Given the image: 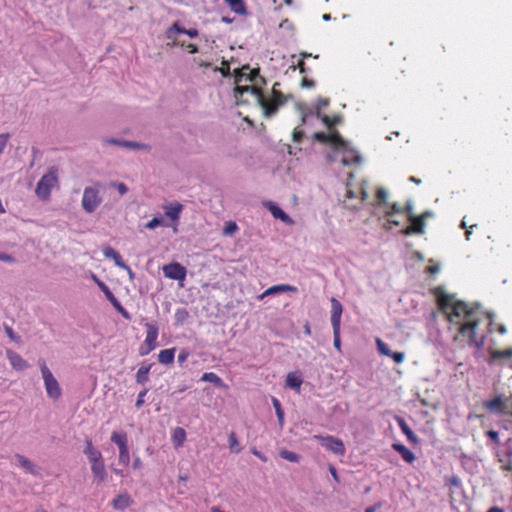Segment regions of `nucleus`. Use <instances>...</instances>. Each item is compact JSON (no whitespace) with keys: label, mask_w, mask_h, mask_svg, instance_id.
<instances>
[{"label":"nucleus","mask_w":512,"mask_h":512,"mask_svg":"<svg viewBox=\"0 0 512 512\" xmlns=\"http://www.w3.org/2000/svg\"><path fill=\"white\" fill-rule=\"evenodd\" d=\"M489 355H490V359L492 361H496L499 359H511L512 358V347H509L504 350H490Z\"/></svg>","instance_id":"cd10ccee"},{"label":"nucleus","mask_w":512,"mask_h":512,"mask_svg":"<svg viewBox=\"0 0 512 512\" xmlns=\"http://www.w3.org/2000/svg\"><path fill=\"white\" fill-rule=\"evenodd\" d=\"M402 207L398 203H393L390 206V209L386 211L385 215L386 217H392L396 213H402Z\"/></svg>","instance_id":"49530a36"},{"label":"nucleus","mask_w":512,"mask_h":512,"mask_svg":"<svg viewBox=\"0 0 512 512\" xmlns=\"http://www.w3.org/2000/svg\"><path fill=\"white\" fill-rule=\"evenodd\" d=\"M278 85V83H275L273 88H272V96H271V99L275 100L276 102H278V105H283L286 101V97L283 95L282 92L276 90V86Z\"/></svg>","instance_id":"58836bf2"},{"label":"nucleus","mask_w":512,"mask_h":512,"mask_svg":"<svg viewBox=\"0 0 512 512\" xmlns=\"http://www.w3.org/2000/svg\"><path fill=\"white\" fill-rule=\"evenodd\" d=\"M202 381L213 383L217 387H225L223 380L214 372H206L201 377Z\"/></svg>","instance_id":"c85d7f7f"},{"label":"nucleus","mask_w":512,"mask_h":512,"mask_svg":"<svg viewBox=\"0 0 512 512\" xmlns=\"http://www.w3.org/2000/svg\"><path fill=\"white\" fill-rule=\"evenodd\" d=\"M272 404H273V407L275 409L279 425H280V427H283V425H284V411L282 409L281 403H280V401L277 398H272Z\"/></svg>","instance_id":"f704fd0d"},{"label":"nucleus","mask_w":512,"mask_h":512,"mask_svg":"<svg viewBox=\"0 0 512 512\" xmlns=\"http://www.w3.org/2000/svg\"><path fill=\"white\" fill-rule=\"evenodd\" d=\"M232 11L238 14H243L246 11L243 0H225Z\"/></svg>","instance_id":"72a5a7b5"},{"label":"nucleus","mask_w":512,"mask_h":512,"mask_svg":"<svg viewBox=\"0 0 512 512\" xmlns=\"http://www.w3.org/2000/svg\"><path fill=\"white\" fill-rule=\"evenodd\" d=\"M280 457L293 463L299 462L301 458L300 455H298L297 453L286 449L280 451Z\"/></svg>","instance_id":"e433bc0d"},{"label":"nucleus","mask_w":512,"mask_h":512,"mask_svg":"<svg viewBox=\"0 0 512 512\" xmlns=\"http://www.w3.org/2000/svg\"><path fill=\"white\" fill-rule=\"evenodd\" d=\"M112 305L116 308V310L127 320L131 319L130 314L127 312V310L120 304V302L114 298V300L110 301Z\"/></svg>","instance_id":"ea45409f"},{"label":"nucleus","mask_w":512,"mask_h":512,"mask_svg":"<svg viewBox=\"0 0 512 512\" xmlns=\"http://www.w3.org/2000/svg\"><path fill=\"white\" fill-rule=\"evenodd\" d=\"M392 448L397 451L407 463H413L416 459L414 453L401 443H393Z\"/></svg>","instance_id":"4be33fe9"},{"label":"nucleus","mask_w":512,"mask_h":512,"mask_svg":"<svg viewBox=\"0 0 512 512\" xmlns=\"http://www.w3.org/2000/svg\"><path fill=\"white\" fill-rule=\"evenodd\" d=\"M313 137H314V139H316L317 141H319L321 143H328V134L327 133L316 132Z\"/></svg>","instance_id":"6e6d98bb"},{"label":"nucleus","mask_w":512,"mask_h":512,"mask_svg":"<svg viewBox=\"0 0 512 512\" xmlns=\"http://www.w3.org/2000/svg\"><path fill=\"white\" fill-rule=\"evenodd\" d=\"M302 86L306 88H311L314 86V81L311 79L303 78Z\"/></svg>","instance_id":"69168bd1"},{"label":"nucleus","mask_w":512,"mask_h":512,"mask_svg":"<svg viewBox=\"0 0 512 512\" xmlns=\"http://www.w3.org/2000/svg\"><path fill=\"white\" fill-rule=\"evenodd\" d=\"M361 161L360 155L352 149H344L341 162L344 165L357 164Z\"/></svg>","instance_id":"393cba45"},{"label":"nucleus","mask_w":512,"mask_h":512,"mask_svg":"<svg viewBox=\"0 0 512 512\" xmlns=\"http://www.w3.org/2000/svg\"><path fill=\"white\" fill-rule=\"evenodd\" d=\"M303 138H304L303 130L299 127H296L293 130V141L296 143H300V142H302Z\"/></svg>","instance_id":"3c124183"},{"label":"nucleus","mask_w":512,"mask_h":512,"mask_svg":"<svg viewBox=\"0 0 512 512\" xmlns=\"http://www.w3.org/2000/svg\"><path fill=\"white\" fill-rule=\"evenodd\" d=\"M6 356L13 369L17 371H24L28 368V363L18 353L9 349L6 351Z\"/></svg>","instance_id":"dca6fc26"},{"label":"nucleus","mask_w":512,"mask_h":512,"mask_svg":"<svg viewBox=\"0 0 512 512\" xmlns=\"http://www.w3.org/2000/svg\"><path fill=\"white\" fill-rule=\"evenodd\" d=\"M5 331H6L7 336H8L11 340L16 341V342H18V341H19V338L15 336L14 331H13V329H12L11 327L6 326V327H5Z\"/></svg>","instance_id":"052dcab7"},{"label":"nucleus","mask_w":512,"mask_h":512,"mask_svg":"<svg viewBox=\"0 0 512 512\" xmlns=\"http://www.w3.org/2000/svg\"><path fill=\"white\" fill-rule=\"evenodd\" d=\"M297 68L299 69L300 73H302V74L306 73L305 62L303 59H300L298 61Z\"/></svg>","instance_id":"338daca9"},{"label":"nucleus","mask_w":512,"mask_h":512,"mask_svg":"<svg viewBox=\"0 0 512 512\" xmlns=\"http://www.w3.org/2000/svg\"><path fill=\"white\" fill-rule=\"evenodd\" d=\"M40 369L42 373V378L44 381V386L48 397L53 400H58L62 395L61 387L54 377L50 369L46 366L45 362L42 361L39 363Z\"/></svg>","instance_id":"0eeeda50"},{"label":"nucleus","mask_w":512,"mask_h":512,"mask_svg":"<svg viewBox=\"0 0 512 512\" xmlns=\"http://www.w3.org/2000/svg\"><path fill=\"white\" fill-rule=\"evenodd\" d=\"M171 441L176 449L182 447L186 441V431L182 427H176L171 433Z\"/></svg>","instance_id":"5701e85b"},{"label":"nucleus","mask_w":512,"mask_h":512,"mask_svg":"<svg viewBox=\"0 0 512 512\" xmlns=\"http://www.w3.org/2000/svg\"><path fill=\"white\" fill-rule=\"evenodd\" d=\"M439 272V267L438 266H427L426 267V273L428 274H436Z\"/></svg>","instance_id":"774afa93"},{"label":"nucleus","mask_w":512,"mask_h":512,"mask_svg":"<svg viewBox=\"0 0 512 512\" xmlns=\"http://www.w3.org/2000/svg\"><path fill=\"white\" fill-rule=\"evenodd\" d=\"M162 225V219L161 218H158V217H154L153 219H151L150 221H148L146 224H145V227L147 229H155L156 227Z\"/></svg>","instance_id":"8fccbe9b"},{"label":"nucleus","mask_w":512,"mask_h":512,"mask_svg":"<svg viewBox=\"0 0 512 512\" xmlns=\"http://www.w3.org/2000/svg\"><path fill=\"white\" fill-rule=\"evenodd\" d=\"M321 119V121L328 127V128H332L335 124L339 123L340 122V117L339 116H333V117H330L328 115H320L319 117Z\"/></svg>","instance_id":"4c0bfd02"},{"label":"nucleus","mask_w":512,"mask_h":512,"mask_svg":"<svg viewBox=\"0 0 512 512\" xmlns=\"http://www.w3.org/2000/svg\"><path fill=\"white\" fill-rule=\"evenodd\" d=\"M487 436L496 444L499 443V436H498V432L494 431V430H489L487 431Z\"/></svg>","instance_id":"bf43d9fd"},{"label":"nucleus","mask_w":512,"mask_h":512,"mask_svg":"<svg viewBox=\"0 0 512 512\" xmlns=\"http://www.w3.org/2000/svg\"><path fill=\"white\" fill-rule=\"evenodd\" d=\"M163 273L166 278L183 282L186 279V268L178 263L172 262L163 266Z\"/></svg>","instance_id":"ddd939ff"},{"label":"nucleus","mask_w":512,"mask_h":512,"mask_svg":"<svg viewBox=\"0 0 512 512\" xmlns=\"http://www.w3.org/2000/svg\"><path fill=\"white\" fill-rule=\"evenodd\" d=\"M315 439L319 440L323 447H325L328 451H331L335 455L344 456L346 449L344 443L341 439L336 438L334 436H321L315 435Z\"/></svg>","instance_id":"f8f14e48"},{"label":"nucleus","mask_w":512,"mask_h":512,"mask_svg":"<svg viewBox=\"0 0 512 512\" xmlns=\"http://www.w3.org/2000/svg\"><path fill=\"white\" fill-rule=\"evenodd\" d=\"M85 444L84 454L87 456L90 464L103 459L101 452L94 447L91 439H86Z\"/></svg>","instance_id":"a211bd4d"},{"label":"nucleus","mask_w":512,"mask_h":512,"mask_svg":"<svg viewBox=\"0 0 512 512\" xmlns=\"http://www.w3.org/2000/svg\"><path fill=\"white\" fill-rule=\"evenodd\" d=\"M152 367V364L149 365H142L137 373H136V381L137 383H145L148 381V374L150 372V369Z\"/></svg>","instance_id":"7c9ffc66"},{"label":"nucleus","mask_w":512,"mask_h":512,"mask_svg":"<svg viewBox=\"0 0 512 512\" xmlns=\"http://www.w3.org/2000/svg\"><path fill=\"white\" fill-rule=\"evenodd\" d=\"M175 357V348H169L161 350L158 354V361L161 364L169 365L172 364Z\"/></svg>","instance_id":"bb28decb"},{"label":"nucleus","mask_w":512,"mask_h":512,"mask_svg":"<svg viewBox=\"0 0 512 512\" xmlns=\"http://www.w3.org/2000/svg\"><path fill=\"white\" fill-rule=\"evenodd\" d=\"M329 104V100L326 98H318L316 102V116L320 117L321 110L327 107Z\"/></svg>","instance_id":"37998d69"},{"label":"nucleus","mask_w":512,"mask_h":512,"mask_svg":"<svg viewBox=\"0 0 512 512\" xmlns=\"http://www.w3.org/2000/svg\"><path fill=\"white\" fill-rule=\"evenodd\" d=\"M483 407L495 414L509 415L512 417V393H498L490 400L483 403Z\"/></svg>","instance_id":"7ed1b4c3"},{"label":"nucleus","mask_w":512,"mask_h":512,"mask_svg":"<svg viewBox=\"0 0 512 512\" xmlns=\"http://www.w3.org/2000/svg\"><path fill=\"white\" fill-rule=\"evenodd\" d=\"M57 173L58 169L56 167H51L37 183L35 193L41 200L47 201L50 199L52 188L58 184Z\"/></svg>","instance_id":"20e7f679"},{"label":"nucleus","mask_w":512,"mask_h":512,"mask_svg":"<svg viewBox=\"0 0 512 512\" xmlns=\"http://www.w3.org/2000/svg\"><path fill=\"white\" fill-rule=\"evenodd\" d=\"M377 348L380 354L385 355L387 357L390 356L392 350L388 347L386 343H384L381 339L376 340Z\"/></svg>","instance_id":"a19ab883"},{"label":"nucleus","mask_w":512,"mask_h":512,"mask_svg":"<svg viewBox=\"0 0 512 512\" xmlns=\"http://www.w3.org/2000/svg\"><path fill=\"white\" fill-rule=\"evenodd\" d=\"M302 382L303 381L298 372L288 373L285 380L286 386L291 389H294L296 392H300Z\"/></svg>","instance_id":"b1692460"},{"label":"nucleus","mask_w":512,"mask_h":512,"mask_svg":"<svg viewBox=\"0 0 512 512\" xmlns=\"http://www.w3.org/2000/svg\"><path fill=\"white\" fill-rule=\"evenodd\" d=\"M396 422L402 433L407 437V439L414 445L418 444V437L414 434V432L411 430L406 421L402 417H397Z\"/></svg>","instance_id":"6ab92c4d"},{"label":"nucleus","mask_w":512,"mask_h":512,"mask_svg":"<svg viewBox=\"0 0 512 512\" xmlns=\"http://www.w3.org/2000/svg\"><path fill=\"white\" fill-rule=\"evenodd\" d=\"M390 358H392L394 360V362H396L397 364H400L404 361L405 359V355L403 352H391Z\"/></svg>","instance_id":"864d4df0"},{"label":"nucleus","mask_w":512,"mask_h":512,"mask_svg":"<svg viewBox=\"0 0 512 512\" xmlns=\"http://www.w3.org/2000/svg\"><path fill=\"white\" fill-rule=\"evenodd\" d=\"M165 215L171 219L173 222H175L174 231H177V223L180 218V214L183 210V205L179 202L171 203L168 205H165L164 207Z\"/></svg>","instance_id":"2eb2a0df"},{"label":"nucleus","mask_w":512,"mask_h":512,"mask_svg":"<svg viewBox=\"0 0 512 512\" xmlns=\"http://www.w3.org/2000/svg\"><path fill=\"white\" fill-rule=\"evenodd\" d=\"M110 186L115 187L118 190L120 195H124L128 191V187L126 186V184H124L122 182H111Z\"/></svg>","instance_id":"de8ad7c7"},{"label":"nucleus","mask_w":512,"mask_h":512,"mask_svg":"<svg viewBox=\"0 0 512 512\" xmlns=\"http://www.w3.org/2000/svg\"><path fill=\"white\" fill-rule=\"evenodd\" d=\"M111 441L119 448V463L125 467L128 466L130 463V455L127 434L125 432L114 431L111 435Z\"/></svg>","instance_id":"9d476101"},{"label":"nucleus","mask_w":512,"mask_h":512,"mask_svg":"<svg viewBox=\"0 0 512 512\" xmlns=\"http://www.w3.org/2000/svg\"><path fill=\"white\" fill-rule=\"evenodd\" d=\"M431 216L430 212H423L419 216L409 215L411 225L405 227L401 233L403 235L422 234L425 230L426 219Z\"/></svg>","instance_id":"9b49d317"},{"label":"nucleus","mask_w":512,"mask_h":512,"mask_svg":"<svg viewBox=\"0 0 512 512\" xmlns=\"http://www.w3.org/2000/svg\"><path fill=\"white\" fill-rule=\"evenodd\" d=\"M328 143L339 148H345L346 145L344 139L340 136V134L337 131H332L328 133Z\"/></svg>","instance_id":"c756f323"},{"label":"nucleus","mask_w":512,"mask_h":512,"mask_svg":"<svg viewBox=\"0 0 512 512\" xmlns=\"http://www.w3.org/2000/svg\"><path fill=\"white\" fill-rule=\"evenodd\" d=\"M0 260L4 262H14V258L6 253H0Z\"/></svg>","instance_id":"0e129e2a"},{"label":"nucleus","mask_w":512,"mask_h":512,"mask_svg":"<svg viewBox=\"0 0 512 512\" xmlns=\"http://www.w3.org/2000/svg\"><path fill=\"white\" fill-rule=\"evenodd\" d=\"M229 448L232 452L238 453L240 448L238 447V440L234 432L229 435L228 438Z\"/></svg>","instance_id":"79ce46f5"},{"label":"nucleus","mask_w":512,"mask_h":512,"mask_svg":"<svg viewBox=\"0 0 512 512\" xmlns=\"http://www.w3.org/2000/svg\"><path fill=\"white\" fill-rule=\"evenodd\" d=\"M107 142L111 143V144L127 147V148H133V149H143V148H146V145L140 144V143H137V142H132V141H118V140H115V139H109V140H107Z\"/></svg>","instance_id":"2f4dec72"},{"label":"nucleus","mask_w":512,"mask_h":512,"mask_svg":"<svg viewBox=\"0 0 512 512\" xmlns=\"http://www.w3.org/2000/svg\"><path fill=\"white\" fill-rule=\"evenodd\" d=\"M447 483L455 487H459L461 485L460 479L455 475L448 478Z\"/></svg>","instance_id":"13d9d810"},{"label":"nucleus","mask_w":512,"mask_h":512,"mask_svg":"<svg viewBox=\"0 0 512 512\" xmlns=\"http://www.w3.org/2000/svg\"><path fill=\"white\" fill-rule=\"evenodd\" d=\"M9 139H10L9 133H1L0 134V155L3 153L5 147L7 146Z\"/></svg>","instance_id":"09e8293b"},{"label":"nucleus","mask_w":512,"mask_h":512,"mask_svg":"<svg viewBox=\"0 0 512 512\" xmlns=\"http://www.w3.org/2000/svg\"><path fill=\"white\" fill-rule=\"evenodd\" d=\"M103 254L106 258L113 259L114 263L118 267H126V263L123 261L121 255L112 247L108 246L103 249Z\"/></svg>","instance_id":"a878e982"},{"label":"nucleus","mask_w":512,"mask_h":512,"mask_svg":"<svg viewBox=\"0 0 512 512\" xmlns=\"http://www.w3.org/2000/svg\"><path fill=\"white\" fill-rule=\"evenodd\" d=\"M388 194L385 189L379 188L376 191V198L379 201V203H386Z\"/></svg>","instance_id":"603ef678"},{"label":"nucleus","mask_w":512,"mask_h":512,"mask_svg":"<svg viewBox=\"0 0 512 512\" xmlns=\"http://www.w3.org/2000/svg\"><path fill=\"white\" fill-rule=\"evenodd\" d=\"M16 459L18 460V463L22 468H24L26 471H28L31 474H35V466L34 464L27 459L26 457L22 455H16Z\"/></svg>","instance_id":"473e14b6"},{"label":"nucleus","mask_w":512,"mask_h":512,"mask_svg":"<svg viewBox=\"0 0 512 512\" xmlns=\"http://www.w3.org/2000/svg\"><path fill=\"white\" fill-rule=\"evenodd\" d=\"M296 291H297V288L295 286H292L289 284L273 285V286L269 287L268 289H266L261 295H259L258 299L262 300L269 295H273V294H277V293L296 292Z\"/></svg>","instance_id":"f3484780"},{"label":"nucleus","mask_w":512,"mask_h":512,"mask_svg":"<svg viewBox=\"0 0 512 512\" xmlns=\"http://www.w3.org/2000/svg\"><path fill=\"white\" fill-rule=\"evenodd\" d=\"M189 357V352L186 349H182L178 355V362L182 365Z\"/></svg>","instance_id":"4d7b16f0"},{"label":"nucleus","mask_w":512,"mask_h":512,"mask_svg":"<svg viewBox=\"0 0 512 512\" xmlns=\"http://www.w3.org/2000/svg\"><path fill=\"white\" fill-rule=\"evenodd\" d=\"M268 209L274 218L280 219L282 222L286 224H293V220L291 219V217L276 204L270 202L268 204Z\"/></svg>","instance_id":"412c9836"},{"label":"nucleus","mask_w":512,"mask_h":512,"mask_svg":"<svg viewBox=\"0 0 512 512\" xmlns=\"http://www.w3.org/2000/svg\"><path fill=\"white\" fill-rule=\"evenodd\" d=\"M93 279L95 280V282L97 283V285L101 289V291L105 294L106 298L109 301L114 300L115 296L112 293V291L109 289V287L104 282L99 280L95 275H93Z\"/></svg>","instance_id":"c9c22d12"},{"label":"nucleus","mask_w":512,"mask_h":512,"mask_svg":"<svg viewBox=\"0 0 512 512\" xmlns=\"http://www.w3.org/2000/svg\"><path fill=\"white\" fill-rule=\"evenodd\" d=\"M134 503V500L132 497L127 493H120L117 496H115L111 501V506L113 509L118 511H123L130 507Z\"/></svg>","instance_id":"4468645a"},{"label":"nucleus","mask_w":512,"mask_h":512,"mask_svg":"<svg viewBox=\"0 0 512 512\" xmlns=\"http://www.w3.org/2000/svg\"><path fill=\"white\" fill-rule=\"evenodd\" d=\"M343 312V307L340 301L336 298L331 299V325L333 328V344L334 347L341 351V339H340V328H341V316Z\"/></svg>","instance_id":"39448f33"},{"label":"nucleus","mask_w":512,"mask_h":512,"mask_svg":"<svg viewBox=\"0 0 512 512\" xmlns=\"http://www.w3.org/2000/svg\"><path fill=\"white\" fill-rule=\"evenodd\" d=\"M244 90H251V95L255 97L256 102L261 106L263 115L266 118L272 117L281 105L271 98H267L261 87H250Z\"/></svg>","instance_id":"423d86ee"},{"label":"nucleus","mask_w":512,"mask_h":512,"mask_svg":"<svg viewBox=\"0 0 512 512\" xmlns=\"http://www.w3.org/2000/svg\"><path fill=\"white\" fill-rule=\"evenodd\" d=\"M402 210H403L402 213H405L408 218H409V215H413L411 203H407L404 207H402Z\"/></svg>","instance_id":"e2e57ef3"},{"label":"nucleus","mask_w":512,"mask_h":512,"mask_svg":"<svg viewBox=\"0 0 512 512\" xmlns=\"http://www.w3.org/2000/svg\"><path fill=\"white\" fill-rule=\"evenodd\" d=\"M329 472H330L332 478L335 480V482L339 483L340 480H339V476L337 474L336 468L331 465L329 467Z\"/></svg>","instance_id":"680f3d73"},{"label":"nucleus","mask_w":512,"mask_h":512,"mask_svg":"<svg viewBox=\"0 0 512 512\" xmlns=\"http://www.w3.org/2000/svg\"><path fill=\"white\" fill-rule=\"evenodd\" d=\"M146 338L139 347V355L146 356L157 347L159 328L156 323H146Z\"/></svg>","instance_id":"1a4fd4ad"},{"label":"nucleus","mask_w":512,"mask_h":512,"mask_svg":"<svg viewBox=\"0 0 512 512\" xmlns=\"http://www.w3.org/2000/svg\"><path fill=\"white\" fill-rule=\"evenodd\" d=\"M235 88L234 94L238 104H246L243 99L244 94H251V90H244L250 87H263L266 85V79L260 75L259 68L251 69L249 65H244L234 71Z\"/></svg>","instance_id":"f03ea898"},{"label":"nucleus","mask_w":512,"mask_h":512,"mask_svg":"<svg viewBox=\"0 0 512 512\" xmlns=\"http://www.w3.org/2000/svg\"><path fill=\"white\" fill-rule=\"evenodd\" d=\"M186 28L181 27L177 22H175L167 31V37L170 38L173 32L179 34H186Z\"/></svg>","instance_id":"c03bdc74"},{"label":"nucleus","mask_w":512,"mask_h":512,"mask_svg":"<svg viewBox=\"0 0 512 512\" xmlns=\"http://www.w3.org/2000/svg\"><path fill=\"white\" fill-rule=\"evenodd\" d=\"M439 305L449 310V321L458 326L456 340L466 342L469 346L478 349L483 347L488 327L492 323L484 312L462 301L451 303L448 296L441 297Z\"/></svg>","instance_id":"f257e3e1"},{"label":"nucleus","mask_w":512,"mask_h":512,"mask_svg":"<svg viewBox=\"0 0 512 512\" xmlns=\"http://www.w3.org/2000/svg\"><path fill=\"white\" fill-rule=\"evenodd\" d=\"M100 189V183H95L93 186L84 189L82 207L87 213H93L101 204L102 198L100 196Z\"/></svg>","instance_id":"6e6552de"},{"label":"nucleus","mask_w":512,"mask_h":512,"mask_svg":"<svg viewBox=\"0 0 512 512\" xmlns=\"http://www.w3.org/2000/svg\"><path fill=\"white\" fill-rule=\"evenodd\" d=\"M91 472L94 477L98 480V482L102 483L106 480V469L104 460H98V462L91 463Z\"/></svg>","instance_id":"aec40b11"},{"label":"nucleus","mask_w":512,"mask_h":512,"mask_svg":"<svg viewBox=\"0 0 512 512\" xmlns=\"http://www.w3.org/2000/svg\"><path fill=\"white\" fill-rule=\"evenodd\" d=\"M237 230H238L237 224L235 222H233V221H230V222L226 223V225H225V227L223 229V234L224 235H232Z\"/></svg>","instance_id":"a18cd8bd"},{"label":"nucleus","mask_w":512,"mask_h":512,"mask_svg":"<svg viewBox=\"0 0 512 512\" xmlns=\"http://www.w3.org/2000/svg\"><path fill=\"white\" fill-rule=\"evenodd\" d=\"M147 392H148V390L144 389L143 391H141L138 394V397H137V400H136V403H135V406H136L137 409L141 408L142 405L144 404V397L147 394Z\"/></svg>","instance_id":"5fc2aeb1"}]
</instances>
